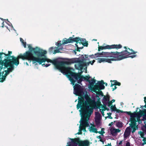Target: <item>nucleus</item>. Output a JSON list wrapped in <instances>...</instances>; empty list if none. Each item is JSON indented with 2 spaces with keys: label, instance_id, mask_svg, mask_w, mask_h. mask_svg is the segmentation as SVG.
<instances>
[{
  "label": "nucleus",
  "instance_id": "14",
  "mask_svg": "<svg viewBox=\"0 0 146 146\" xmlns=\"http://www.w3.org/2000/svg\"><path fill=\"white\" fill-rule=\"evenodd\" d=\"M75 42H77V44L78 43H81L83 45L87 46L88 45V43L86 41V40L85 39L80 38L79 37H76L74 38Z\"/></svg>",
  "mask_w": 146,
  "mask_h": 146
},
{
  "label": "nucleus",
  "instance_id": "16",
  "mask_svg": "<svg viewBox=\"0 0 146 146\" xmlns=\"http://www.w3.org/2000/svg\"><path fill=\"white\" fill-rule=\"evenodd\" d=\"M131 132V129L129 127H127L124 133V140H126L129 137Z\"/></svg>",
  "mask_w": 146,
  "mask_h": 146
},
{
  "label": "nucleus",
  "instance_id": "54",
  "mask_svg": "<svg viewBox=\"0 0 146 146\" xmlns=\"http://www.w3.org/2000/svg\"><path fill=\"white\" fill-rule=\"evenodd\" d=\"M145 104H146V105H146V102H145Z\"/></svg>",
  "mask_w": 146,
  "mask_h": 146
},
{
  "label": "nucleus",
  "instance_id": "26",
  "mask_svg": "<svg viewBox=\"0 0 146 146\" xmlns=\"http://www.w3.org/2000/svg\"><path fill=\"white\" fill-rule=\"evenodd\" d=\"M95 61L94 60H93L92 61H90L89 62H86L85 65L87 67V66L89 65L90 64L92 65Z\"/></svg>",
  "mask_w": 146,
  "mask_h": 146
},
{
  "label": "nucleus",
  "instance_id": "6",
  "mask_svg": "<svg viewBox=\"0 0 146 146\" xmlns=\"http://www.w3.org/2000/svg\"><path fill=\"white\" fill-rule=\"evenodd\" d=\"M104 83L103 80L98 82L97 85H95L93 88V91L96 92L97 95L96 96L98 100L97 102H98L100 98L99 97H103L104 96L103 93L102 91H99L100 90L104 89L105 88L104 86Z\"/></svg>",
  "mask_w": 146,
  "mask_h": 146
},
{
  "label": "nucleus",
  "instance_id": "48",
  "mask_svg": "<svg viewBox=\"0 0 146 146\" xmlns=\"http://www.w3.org/2000/svg\"><path fill=\"white\" fill-rule=\"evenodd\" d=\"M4 23V22H3V23H2V25H3V24Z\"/></svg>",
  "mask_w": 146,
  "mask_h": 146
},
{
  "label": "nucleus",
  "instance_id": "8",
  "mask_svg": "<svg viewBox=\"0 0 146 146\" xmlns=\"http://www.w3.org/2000/svg\"><path fill=\"white\" fill-rule=\"evenodd\" d=\"M78 143L80 146H88L89 142L86 140L80 141L79 138L72 139L71 142L68 143V146H77Z\"/></svg>",
  "mask_w": 146,
  "mask_h": 146
},
{
  "label": "nucleus",
  "instance_id": "42",
  "mask_svg": "<svg viewBox=\"0 0 146 146\" xmlns=\"http://www.w3.org/2000/svg\"><path fill=\"white\" fill-rule=\"evenodd\" d=\"M114 88H113V90H115V89H116V88H117V87H116V85H114Z\"/></svg>",
  "mask_w": 146,
  "mask_h": 146
},
{
  "label": "nucleus",
  "instance_id": "11",
  "mask_svg": "<svg viewBox=\"0 0 146 146\" xmlns=\"http://www.w3.org/2000/svg\"><path fill=\"white\" fill-rule=\"evenodd\" d=\"M110 96L109 95H107L106 96H104V98L102 100V102L103 103L104 105L105 106L104 107L103 106L101 108H99L100 110L102 113L103 116H104V111H105L106 110V108L105 106L108 105V103L109 102Z\"/></svg>",
  "mask_w": 146,
  "mask_h": 146
},
{
  "label": "nucleus",
  "instance_id": "39",
  "mask_svg": "<svg viewBox=\"0 0 146 146\" xmlns=\"http://www.w3.org/2000/svg\"><path fill=\"white\" fill-rule=\"evenodd\" d=\"M98 138L100 139V141H101L102 139L101 136L100 135L97 137Z\"/></svg>",
  "mask_w": 146,
  "mask_h": 146
},
{
  "label": "nucleus",
  "instance_id": "46",
  "mask_svg": "<svg viewBox=\"0 0 146 146\" xmlns=\"http://www.w3.org/2000/svg\"><path fill=\"white\" fill-rule=\"evenodd\" d=\"M76 46L77 47H78V45H77V44H76Z\"/></svg>",
  "mask_w": 146,
  "mask_h": 146
},
{
  "label": "nucleus",
  "instance_id": "1",
  "mask_svg": "<svg viewBox=\"0 0 146 146\" xmlns=\"http://www.w3.org/2000/svg\"><path fill=\"white\" fill-rule=\"evenodd\" d=\"M74 94L79 96L77 108L78 109L81 107L82 110V118L79 126V131L77 134L82 133V131H86V127L89 126L88 121L90 116L93 112L94 108L96 106V101L92 100L87 94L86 92L84 91V88L78 84H76L73 87Z\"/></svg>",
  "mask_w": 146,
  "mask_h": 146
},
{
  "label": "nucleus",
  "instance_id": "19",
  "mask_svg": "<svg viewBox=\"0 0 146 146\" xmlns=\"http://www.w3.org/2000/svg\"><path fill=\"white\" fill-rule=\"evenodd\" d=\"M74 38L70 37L69 39L64 40L62 42V44H65L69 43L72 42L74 41Z\"/></svg>",
  "mask_w": 146,
  "mask_h": 146
},
{
  "label": "nucleus",
  "instance_id": "4",
  "mask_svg": "<svg viewBox=\"0 0 146 146\" xmlns=\"http://www.w3.org/2000/svg\"><path fill=\"white\" fill-rule=\"evenodd\" d=\"M28 46L30 50L28 52L32 53L34 57L39 59V61L40 62L32 60H28L33 61L34 63L36 62L39 63L40 64H41L43 62L46 61L47 62L48 60H49L47 59L45 56L46 53V50H44L38 47L33 48L30 44L28 45Z\"/></svg>",
  "mask_w": 146,
  "mask_h": 146
},
{
  "label": "nucleus",
  "instance_id": "38",
  "mask_svg": "<svg viewBox=\"0 0 146 146\" xmlns=\"http://www.w3.org/2000/svg\"><path fill=\"white\" fill-rule=\"evenodd\" d=\"M125 146H130V143L129 142H127Z\"/></svg>",
  "mask_w": 146,
  "mask_h": 146
},
{
  "label": "nucleus",
  "instance_id": "29",
  "mask_svg": "<svg viewBox=\"0 0 146 146\" xmlns=\"http://www.w3.org/2000/svg\"><path fill=\"white\" fill-rule=\"evenodd\" d=\"M107 114L108 115V116L106 117V118H109L111 119H112V117L111 116V113H107Z\"/></svg>",
  "mask_w": 146,
  "mask_h": 146
},
{
  "label": "nucleus",
  "instance_id": "40",
  "mask_svg": "<svg viewBox=\"0 0 146 146\" xmlns=\"http://www.w3.org/2000/svg\"><path fill=\"white\" fill-rule=\"evenodd\" d=\"M113 122H111L110 123H109V126H111L113 125Z\"/></svg>",
  "mask_w": 146,
  "mask_h": 146
},
{
  "label": "nucleus",
  "instance_id": "15",
  "mask_svg": "<svg viewBox=\"0 0 146 146\" xmlns=\"http://www.w3.org/2000/svg\"><path fill=\"white\" fill-rule=\"evenodd\" d=\"M95 119L96 123V125H98L100 123V121L101 118V115L98 112H96L95 113Z\"/></svg>",
  "mask_w": 146,
  "mask_h": 146
},
{
  "label": "nucleus",
  "instance_id": "2",
  "mask_svg": "<svg viewBox=\"0 0 146 146\" xmlns=\"http://www.w3.org/2000/svg\"><path fill=\"white\" fill-rule=\"evenodd\" d=\"M47 62L52 63L56 68L60 70L64 74L66 75L69 80L71 82V84L73 85H74V81L73 80L74 79L71 75L72 74H74L76 75H78L79 74L74 73L73 72L74 69L72 68L66 67L65 66V64H70L72 63H76L75 64L76 68L79 70H81L82 67L81 65V62H79V59L72 58L65 61L57 60H52L50 59L48 60Z\"/></svg>",
  "mask_w": 146,
  "mask_h": 146
},
{
  "label": "nucleus",
  "instance_id": "47",
  "mask_svg": "<svg viewBox=\"0 0 146 146\" xmlns=\"http://www.w3.org/2000/svg\"><path fill=\"white\" fill-rule=\"evenodd\" d=\"M106 85L107 86V84L106 83Z\"/></svg>",
  "mask_w": 146,
  "mask_h": 146
},
{
  "label": "nucleus",
  "instance_id": "51",
  "mask_svg": "<svg viewBox=\"0 0 146 146\" xmlns=\"http://www.w3.org/2000/svg\"><path fill=\"white\" fill-rule=\"evenodd\" d=\"M135 122H136L137 121L135 120Z\"/></svg>",
  "mask_w": 146,
  "mask_h": 146
},
{
  "label": "nucleus",
  "instance_id": "9",
  "mask_svg": "<svg viewBox=\"0 0 146 146\" xmlns=\"http://www.w3.org/2000/svg\"><path fill=\"white\" fill-rule=\"evenodd\" d=\"M80 58V59H79V62H81V65L82 67L81 70H83V72L85 71L86 73L87 72V67L85 65L86 62V61L89 60L90 59L86 55H82Z\"/></svg>",
  "mask_w": 146,
  "mask_h": 146
},
{
  "label": "nucleus",
  "instance_id": "44",
  "mask_svg": "<svg viewBox=\"0 0 146 146\" xmlns=\"http://www.w3.org/2000/svg\"><path fill=\"white\" fill-rule=\"evenodd\" d=\"M26 64L27 65H28V63L27 62H26Z\"/></svg>",
  "mask_w": 146,
  "mask_h": 146
},
{
  "label": "nucleus",
  "instance_id": "30",
  "mask_svg": "<svg viewBox=\"0 0 146 146\" xmlns=\"http://www.w3.org/2000/svg\"><path fill=\"white\" fill-rule=\"evenodd\" d=\"M56 44L58 46H60L62 45V44L61 43V41H58L57 42Z\"/></svg>",
  "mask_w": 146,
  "mask_h": 146
},
{
  "label": "nucleus",
  "instance_id": "52",
  "mask_svg": "<svg viewBox=\"0 0 146 146\" xmlns=\"http://www.w3.org/2000/svg\"><path fill=\"white\" fill-rule=\"evenodd\" d=\"M77 101V100H76V101H75V102H76Z\"/></svg>",
  "mask_w": 146,
  "mask_h": 146
},
{
  "label": "nucleus",
  "instance_id": "41",
  "mask_svg": "<svg viewBox=\"0 0 146 146\" xmlns=\"http://www.w3.org/2000/svg\"><path fill=\"white\" fill-rule=\"evenodd\" d=\"M104 129L102 128V129H101V132H102L104 133Z\"/></svg>",
  "mask_w": 146,
  "mask_h": 146
},
{
  "label": "nucleus",
  "instance_id": "31",
  "mask_svg": "<svg viewBox=\"0 0 146 146\" xmlns=\"http://www.w3.org/2000/svg\"><path fill=\"white\" fill-rule=\"evenodd\" d=\"M131 117L133 118L137 117V115L135 113L131 114Z\"/></svg>",
  "mask_w": 146,
  "mask_h": 146
},
{
  "label": "nucleus",
  "instance_id": "43",
  "mask_svg": "<svg viewBox=\"0 0 146 146\" xmlns=\"http://www.w3.org/2000/svg\"><path fill=\"white\" fill-rule=\"evenodd\" d=\"M144 101H145V102H146V97H145L144 98Z\"/></svg>",
  "mask_w": 146,
  "mask_h": 146
},
{
  "label": "nucleus",
  "instance_id": "20",
  "mask_svg": "<svg viewBox=\"0 0 146 146\" xmlns=\"http://www.w3.org/2000/svg\"><path fill=\"white\" fill-rule=\"evenodd\" d=\"M107 52H102L101 53H98L95 54L96 57H107Z\"/></svg>",
  "mask_w": 146,
  "mask_h": 146
},
{
  "label": "nucleus",
  "instance_id": "36",
  "mask_svg": "<svg viewBox=\"0 0 146 146\" xmlns=\"http://www.w3.org/2000/svg\"><path fill=\"white\" fill-rule=\"evenodd\" d=\"M122 143V141H119V142L118 143V141H117V144L118 145H120Z\"/></svg>",
  "mask_w": 146,
  "mask_h": 146
},
{
  "label": "nucleus",
  "instance_id": "18",
  "mask_svg": "<svg viewBox=\"0 0 146 146\" xmlns=\"http://www.w3.org/2000/svg\"><path fill=\"white\" fill-rule=\"evenodd\" d=\"M91 126L89 128V130L90 132H94L97 133H101V132L100 131L98 132L97 131V129L96 128L94 125H92V124H90Z\"/></svg>",
  "mask_w": 146,
  "mask_h": 146
},
{
  "label": "nucleus",
  "instance_id": "21",
  "mask_svg": "<svg viewBox=\"0 0 146 146\" xmlns=\"http://www.w3.org/2000/svg\"><path fill=\"white\" fill-rule=\"evenodd\" d=\"M110 60H109V58H100L97 59V62L98 63H101L102 62H110Z\"/></svg>",
  "mask_w": 146,
  "mask_h": 146
},
{
  "label": "nucleus",
  "instance_id": "27",
  "mask_svg": "<svg viewBox=\"0 0 146 146\" xmlns=\"http://www.w3.org/2000/svg\"><path fill=\"white\" fill-rule=\"evenodd\" d=\"M20 41L21 42V43H22V44L23 45L24 47L26 48V42H24V40L21 38H20Z\"/></svg>",
  "mask_w": 146,
  "mask_h": 146
},
{
  "label": "nucleus",
  "instance_id": "22",
  "mask_svg": "<svg viewBox=\"0 0 146 146\" xmlns=\"http://www.w3.org/2000/svg\"><path fill=\"white\" fill-rule=\"evenodd\" d=\"M143 115L142 117L143 119H142V121H146V110H145L142 111ZM144 123L145 124V126L146 127V122L145 121Z\"/></svg>",
  "mask_w": 146,
  "mask_h": 146
},
{
  "label": "nucleus",
  "instance_id": "7",
  "mask_svg": "<svg viewBox=\"0 0 146 146\" xmlns=\"http://www.w3.org/2000/svg\"><path fill=\"white\" fill-rule=\"evenodd\" d=\"M135 53L132 49L128 48L126 50L121 52H119L120 60L128 57H130L133 58L135 57L136 55H133L129 56L131 54H135Z\"/></svg>",
  "mask_w": 146,
  "mask_h": 146
},
{
  "label": "nucleus",
  "instance_id": "53",
  "mask_svg": "<svg viewBox=\"0 0 146 146\" xmlns=\"http://www.w3.org/2000/svg\"><path fill=\"white\" fill-rule=\"evenodd\" d=\"M1 19V20H3V19Z\"/></svg>",
  "mask_w": 146,
  "mask_h": 146
},
{
  "label": "nucleus",
  "instance_id": "45",
  "mask_svg": "<svg viewBox=\"0 0 146 146\" xmlns=\"http://www.w3.org/2000/svg\"><path fill=\"white\" fill-rule=\"evenodd\" d=\"M11 27L12 29H13V27L12 26H11Z\"/></svg>",
  "mask_w": 146,
  "mask_h": 146
},
{
  "label": "nucleus",
  "instance_id": "10",
  "mask_svg": "<svg viewBox=\"0 0 146 146\" xmlns=\"http://www.w3.org/2000/svg\"><path fill=\"white\" fill-rule=\"evenodd\" d=\"M119 52H107V57L111 58H109L110 60V63L111 62V61L120 60Z\"/></svg>",
  "mask_w": 146,
  "mask_h": 146
},
{
  "label": "nucleus",
  "instance_id": "3",
  "mask_svg": "<svg viewBox=\"0 0 146 146\" xmlns=\"http://www.w3.org/2000/svg\"><path fill=\"white\" fill-rule=\"evenodd\" d=\"M12 52L8 51V54H5L3 53H0V65L1 68H5L6 67H8V70L5 71V75H7L9 73V72H11L13 70L14 68V65L15 64L17 65L19 64V58H21L23 60H36L37 61L40 62L39 61V59L34 57L32 53L29 52H26L24 53L23 55L20 54L18 56L17 58L14 56H11L10 58V60H4L1 61L2 58L1 55L5 54V56H8L9 55L11 54Z\"/></svg>",
  "mask_w": 146,
  "mask_h": 146
},
{
  "label": "nucleus",
  "instance_id": "37",
  "mask_svg": "<svg viewBox=\"0 0 146 146\" xmlns=\"http://www.w3.org/2000/svg\"><path fill=\"white\" fill-rule=\"evenodd\" d=\"M50 65V64H45L42 65V66H45L46 67H47L48 66H49Z\"/></svg>",
  "mask_w": 146,
  "mask_h": 146
},
{
  "label": "nucleus",
  "instance_id": "13",
  "mask_svg": "<svg viewBox=\"0 0 146 146\" xmlns=\"http://www.w3.org/2000/svg\"><path fill=\"white\" fill-rule=\"evenodd\" d=\"M110 130L111 135L115 137L117 136L118 133L121 131V129H116L114 127H110Z\"/></svg>",
  "mask_w": 146,
  "mask_h": 146
},
{
  "label": "nucleus",
  "instance_id": "23",
  "mask_svg": "<svg viewBox=\"0 0 146 146\" xmlns=\"http://www.w3.org/2000/svg\"><path fill=\"white\" fill-rule=\"evenodd\" d=\"M111 87H113V86L114 85H118L120 86L121 85V84L120 83L117 82L116 80H114L112 81H111Z\"/></svg>",
  "mask_w": 146,
  "mask_h": 146
},
{
  "label": "nucleus",
  "instance_id": "50",
  "mask_svg": "<svg viewBox=\"0 0 146 146\" xmlns=\"http://www.w3.org/2000/svg\"><path fill=\"white\" fill-rule=\"evenodd\" d=\"M124 48H126V47H125Z\"/></svg>",
  "mask_w": 146,
  "mask_h": 146
},
{
  "label": "nucleus",
  "instance_id": "12",
  "mask_svg": "<svg viewBox=\"0 0 146 146\" xmlns=\"http://www.w3.org/2000/svg\"><path fill=\"white\" fill-rule=\"evenodd\" d=\"M122 47V46L120 44L118 45H113L111 46L107 45L105 46H100L98 47V50L100 51V50L103 49H110L111 48H120Z\"/></svg>",
  "mask_w": 146,
  "mask_h": 146
},
{
  "label": "nucleus",
  "instance_id": "28",
  "mask_svg": "<svg viewBox=\"0 0 146 146\" xmlns=\"http://www.w3.org/2000/svg\"><path fill=\"white\" fill-rule=\"evenodd\" d=\"M115 102V100L113 99L111 101H109V103H108V107H110V106L111 105L112 103L113 102Z\"/></svg>",
  "mask_w": 146,
  "mask_h": 146
},
{
  "label": "nucleus",
  "instance_id": "34",
  "mask_svg": "<svg viewBox=\"0 0 146 146\" xmlns=\"http://www.w3.org/2000/svg\"><path fill=\"white\" fill-rule=\"evenodd\" d=\"M143 141L144 142V143H143V145L145 144L146 143V142H145L146 141V138L145 137H143Z\"/></svg>",
  "mask_w": 146,
  "mask_h": 146
},
{
  "label": "nucleus",
  "instance_id": "32",
  "mask_svg": "<svg viewBox=\"0 0 146 146\" xmlns=\"http://www.w3.org/2000/svg\"><path fill=\"white\" fill-rule=\"evenodd\" d=\"M139 134H140V135L142 137H143V136L144 135V133L143 132H139Z\"/></svg>",
  "mask_w": 146,
  "mask_h": 146
},
{
  "label": "nucleus",
  "instance_id": "5",
  "mask_svg": "<svg viewBox=\"0 0 146 146\" xmlns=\"http://www.w3.org/2000/svg\"><path fill=\"white\" fill-rule=\"evenodd\" d=\"M71 76L74 78V79L73 80L74 81V83L77 81V82L80 84V82L82 81H88L90 85V87L93 89V85L95 83L96 81L95 80L92 79L91 81L90 80V79L91 78L89 76H86L85 77L81 76L80 75H75L74 74H72Z\"/></svg>",
  "mask_w": 146,
  "mask_h": 146
},
{
  "label": "nucleus",
  "instance_id": "33",
  "mask_svg": "<svg viewBox=\"0 0 146 146\" xmlns=\"http://www.w3.org/2000/svg\"><path fill=\"white\" fill-rule=\"evenodd\" d=\"M88 57L89 58L90 57V58H96V56H95V54L90 55Z\"/></svg>",
  "mask_w": 146,
  "mask_h": 146
},
{
  "label": "nucleus",
  "instance_id": "17",
  "mask_svg": "<svg viewBox=\"0 0 146 146\" xmlns=\"http://www.w3.org/2000/svg\"><path fill=\"white\" fill-rule=\"evenodd\" d=\"M62 48H58L55 47L54 48L53 47H51L49 49V51L51 53L55 54L56 53L60 52V51L62 50Z\"/></svg>",
  "mask_w": 146,
  "mask_h": 146
},
{
  "label": "nucleus",
  "instance_id": "49",
  "mask_svg": "<svg viewBox=\"0 0 146 146\" xmlns=\"http://www.w3.org/2000/svg\"><path fill=\"white\" fill-rule=\"evenodd\" d=\"M81 110H79V111H80V112H81Z\"/></svg>",
  "mask_w": 146,
  "mask_h": 146
},
{
  "label": "nucleus",
  "instance_id": "24",
  "mask_svg": "<svg viewBox=\"0 0 146 146\" xmlns=\"http://www.w3.org/2000/svg\"><path fill=\"white\" fill-rule=\"evenodd\" d=\"M115 125L117 127L119 128V129L122 128L123 126V123L121 122L118 121H116Z\"/></svg>",
  "mask_w": 146,
  "mask_h": 146
},
{
  "label": "nucleus",
  "instance_id": "25",
  "mask_svg": "<svg viewBox=\"0 0 146 146\" xmlns=\"http://www.w3.org/2000/svg\"><path fill=\"white\" fill-rule=\"evenodd\" d=\"M110 108L112 111H115L118 113H119L121 111L120 110H117V109L115 105L111 106L110 107Z\"/></svg>",
  "mask_w": 146,
  "mask_h": 146
},
{
  "label": "nucleus",
  "instance_id": "35",
  "mask_svg": "<svg viewBox=\"0 0 146 146\" xmlns=\"http://www.w3.org/2000/svg\"><path fill=\"white\" fill-rule=\"evenodd\" d=\"M137 121L139 123H140L141 121H140V117H137Z\"/></svg>",
  "mask_w": 146,
  "mask_h": 146
}]
</instances>
